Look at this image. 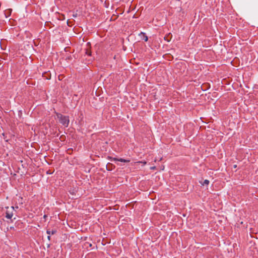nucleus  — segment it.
I'll use <instances>...</instances> for the list:
<instances>
[{
  "label": "nucleus",
  "mask_w": 258,
  "mask_h": 258,
  "mask_svg": "<svg viewBox=\"0 0 258 258\" xmlns=\"http://www.w3.org/2000/svg\"><path fill=\"white\" fill-rule=\"evenodd\" d=\"M47 238H48V240H50V235H48V236H47Z\"/></svg>",
  "instance_id": "10"
},
{
  "label": "nucleus",
  "mask_w": 258,
  "mask_h": 258,
  "mask_svg": "<svg viewBox=\"0 0 258 258\" xmlns=\"http://www.w3.org/2000/svg\"><path fill=\"white\" fill-rule=\"evenodd\" d=\"M86 54H87L89 56H91V51L90 50L86 49Z\"/></svg>",
  "instance_id": "9"
},
{
  "label": "nucleus",
  "mask_w": 258,
  "mask_h": 258,
  "mask_svg": "<svg viewBox=\"0 0 258 258\" xmlns=\"http://www.w3.org/2000/svg\"><path fill=\"white\" fill-rule=\"evenodd\" d=\"M84 247L85 248L88 249V250L91 249L93 248L92 247V244L91 243L89 242H85L84 244Z\"/></svg>",
  "instance_id": "4"
},
{
  "label": "nucleus",
  "mask_w": 258,
  "mask_h": 258,
  "mask_svg": "<svg viewBox=\"0 0 258 258\" xmlns=\"http://www.w3.org/2000/svg\"><path fill=\"white\" fill-rule=\"evenodd\" d=\"M7 210L6 212V217L9 219H10L13 216V212L14 210V207H11L10 209L9 207H7Z\"/></svg>",
  "instance_id": "2"
},
{
  "label": "nucleus",
  "mask_w": 258,
  "mask_h": 258,
  "mask_svg": "<svg viewBox=\"0 0 258 258\" xmlns=\"http://www.w3.org/2000/svg\"><path fill=\"white\" fill-rule=\"evenodd\" d=\"M56 232V231L55 230H53L52 231H50V230H47L46 231V233L48 235H50V234L53 235V234H55Z\"/></svg>",
  "instance_id": "7"
},
{
  "label": "nucleus",
  "mask_w": 258,
  "mask_h": 258,
  "mask_svg": "<svg viewBox=\"0 0 258 258\" xmlns=\"http://www.w3.org/2000/svg\"><path fill=\"white\" fill-rule=\"evenodd\" d=\"M59 119V122L64 126L67 127L69 123V117L67 116H64L62 114H59L57 115Z\"/></svg>",
  "instance_id": "1"
},
{
  "label": "nucleus",
  "mask_w": 258,
  "mask_h": 258,
  "mask_svg": "<svg viewBox=\"0 0 258 258\" xmlns=\"http://www.w3.org/2000/svg\"><path fill=\"white\" fill-rule=\"evenodd\" d=\"M209 184V181L207 179H205L203 183H202V185H205V184H207V185H208Z\"/></svg>",
  "instance_id": "8"
},
{
  "label": "nucleus",
  "mask_w": 258,
  "mask_h": 258,
  "mask_svg": "<svg viewBox=\"0 0 258 258\" xmlns=\"http://www.w3.org/2000/svg\"><path fill=\"white\" fill-rule=\"evenodd\" d=\"M47 217V216L46 215H44L43 216V218L45 219Z\"/></svg>",
  "instance_id": "11"
},
{
  "label": "nucleus",
  "mask_w": 258,
  "mask_h": 258,
  "mask_svg": "<svg viewBox=\"0 0 258 258\" xmlns=\"http://www.w3.org/2000/svg\"><path fill=\"white\" fill-rule=\"evenodd\" d=\"M15 208H16V209H18V208H19V207H18V206H16V207H15Z\"/></svg>",
  "instance_id": "12"
},
{
  "label": "nucleus",
  "mask_w": 258,
  "mask_h": 258,
  "mask_svg": "<svg viewBox=\"0 0 258 258\" xmlns=\"http://www.w3.org/2000/svg\"><path fill=\"white\" fill-rule=\"evenodd\" d=\"M140 35L143 36L142 39L144 40L145 41H147L148 40V36L146 35V34L144 33L141 32L140 34Z\"/></svg>",
  "instance_id": "5"
},
{
  "label": "nucleus",
  "mask_w": 258,
  "mask_h": 258,
  "mask_svg": "<svg viewBox=\"0 0 258 258\" xmlns=\"http://www.w3.org/2000/svg\"><path fill=\"white\" fill-rule=\"evenodd\" d=\"M12 11V9H8L5 11V15H6V17H8L9 16L11 15Z\"/></svg>",
  "instance_id": "6"
},
{
  "label": "nucleus",
  "mask_w": 258,
  "mask_h": 258,
  "mask_svg": "<svg viewBox=\"0 0 258 258\" xmlns=\"http://www.w3.org/2000/svg\"><path fill=\"white\" fill-rule=\"evenodd\" d=\"M112 161H120V162H124V163H128V162H130V160L124 159L122 158H114Z\"/></svg>",
  "instance_id": "3"
}]
</instances>
